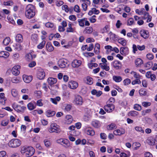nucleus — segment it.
I'll use <instances>...</instances> for the list:
<instances>
[{
  "mask_svg": "<svg viewBox=\"0 0 157 157\" xmlns=\"http://www.w3.org/2000/svg\"><path fill=\"white\" fill-rule=\"evenodd\" d=\"M35 7L32 4H29L25 8V15L26 17L31 19L35 15Z\"/></svg>",
  "mask_w": 157,
  "mask_h": 157,
  "instance_id": "nucleus-1",
  "label": "nucleus"
},
{
  "mask_svg": "<svg viewBox=\"0 0 157 157\" xmlns=\"http://www.w3.org/2000/svg\"><path fill=\"white\" fill-rule=\"evenodd\" d=\"M21 151L22 154H25L26 157H29L34 154L35 150L32 147L25 146L21 148Z\"/></svg>",
  "mask_w": 157,
  "mask_h": 157,
  "instance_id": "nucleus-2",
  "label": "nucleus"
},
{
  "mask_svg": "<svg viewBox=\"0 0 157 157\" xmlns=\"http://www.w3.org/2000/svg\"><path fill=\"white\" fill-rule=\"evenodd\" d=\"M21 144V141L17 139H13L10 140L8 143L9 146L12 148L19 147Z\"/></svg>",
  "mask_w": 157,
  "mask_h": 157,
  "instance_id": "nucleus-3",
  "label": "nucleus"
},
{
  "mask_svg": "<svg viewBox=\"0 0 157 157\" xmlns=\"http://www.w3.org/2000/svg\"><path fill=\"white\" fill-rule=\"evenodd\" d=\"M58 63L59 67L61 68L67 67L70 64V63L67 60L64 59H59Z\"/></svg>",
  "mask_w": 157,
  "mask_h": 157,
  "instance_id": "nucleus-4",
  "label": "nucleus"
},
{
  "mask_svg": "<svg viewBox=\"0 0 157 157\" xmlns=\"http://www.w3.org/2000/svg\"><path fill=\"white\" fill-rule=\"evenodd\" d=\"M49 129V131L51 133L55 132L58 133L60 132L59 126L56 124H52L51 125Z\"/></svg>",
  "mask_w": 157,
  "mask_h": 157,
  "instance_id": "nucleus-5",
  "label": "nucleus"
},
{
  "mask_svg": "<svg viewBox=\"0 0 157 157\" xmlns=\"http://www.w3.org/2000/svg\"><path fill=\"white\" fill-rule=\"evenodd\" d=\"M104 109L107 112L110 113L114 109L115 106L112 104H108L107 102V104L104 106Z\"/></svg>",
  "mask_w": 157,
  "mask_h": 157,
  "instance_id": "nucleus-6",
  "label": "nucleus"
},
{
  "mask_svg": "<svg viewBox=\"0 0 157 157\" xmlns=\"http://www.w3.org/2000/svg\"><path fill=\"white\" fill-rule=\"evenodd\" d=\"M13 109L18 112H23L24 110L26 109L25 107L21 106L20 105H13Z\"/></svg>",
  "mask_w": 157,
  "mask_h": 157,
  "instance_id": "nucleus-7",
  "label": "nucleus"
},
{
  "mask_svg": "<svg viewBox=\"0 0 157 157\" xmlns=\"http://www.w3.org/2000/svg\"><path fill=\"white\" fill-rule=\"evenodd\" d=\"M20 66L17 65L14 66L12 69V72L13 74L15 75H17L20 73L19 69L20 68Z\"/></svg>",
  "mask_w": 157,
  "mask_h": 157,
  "instance_id": "nucleus-8",
  "label": "nucleus"
},
{
  "mask_svg": "<svg viewBox=\"0 0 157 157\" xmlns=\"http://www.w3.org/2000/svg\"><path fill=\"white\" fill-rule=\"evenodd\" d=\"M68 85L71 88L73 89L77 88L78 86V83L77 82L73 81H70L69 82Z\"/></svg>",
  "mask_w": 157,
  "mask_h": 157,
  "instance_id": "nucleus-9",
  "label": "nucleus"
},
{
  "mask_svg": "<svg viewBox=\"0 0 157 157\" xmlns=\"http://www.w3.org/2000/svg\"><path fill=\"white\" fill-rule=\"evenodd\" d=\"M74 101L77 105H81L83 103L82 98L81 96L79 95H78L76 97Z\"/></svg>",
  "mask_w": 157,
  "mask_h": 157,
  "instance_id": "nucleus-10",
  "label": "nucleus"
},
{
  "mask_svg": "<svg viewBox=\"0 0 157 157\" xmlns=\"http://www.w3.org/2000/svg\"><path fill=\"white\" fill-rule=\"evenodd\" d=\"M113 67L116 69H121L122 67L121 63L118 61H115L113 62Z\"/></svg>",
  "mask_w": 157,
  "mask_h": 157,
  "instance_id": "nucleus-11",
  "label": "nucleus"
},
{
  "mask_svg": "<svg viewBox=\"0 0 157 157\" xmlns=\"http://www.w3.org/2000/svg\"><path fill=\"white\" fill-rule=\"evenodd\" d=\"M85 111L87 112L84 115L83 117V119L85 121H88L89 120L90 116L89 114L90 113V110L88 109H85Z\"/></svg>",
  "mask_w": 157,
  "mask_h": 157,
  "instance_id": "nucleus-12",
  "label": "nucleus"
},
{
  "mask_svg": "<svg viewBox=\"0 0 157 157\" xmlns=\"http://www.w3.org/2000/svg\"><path fill=\"white\" fill-rule=\"evenodd\" d=\"M140 33L141 36L144 39H146L149 36V35L148 34V32L146 30L144 29L141 30L140 32Z\"/></svg>",
  "mask_w": 157,
  "mask_h": 157,
  "instance_id": "nucleus-13",
  "label": "nucleus"
},
{
  "mask_svg": "<svg viewBox=\"0 0 157 157\" xmlns=\"http://www.w3.org/2000/svg\"><path fill=\"white\" fill-rule=\"evenodd\" d=\"M81 61L80 60H75L72 63V66L73 67H78L81 65Z\"/></svg>",
  "mask_w": 157,
  "mask_h": 157,
  "instance_id": "nucleus-14",
  "label": "nucleus"
},
{
  "mask_svg": "<svg viewBox=\"0 0 157 157\" xmlns=\"http://www.w3.org/2000/svg\"><path fill=\"white\" fill-rule=\"evenodd\" d=\"M120 50L121 55H125L128 53V48L126 47H122L121 48Z\"/></svg>",
  "mask_w": 157,
  "mask_h": 157,
  "instance_id": "nucleus-15",
  "label": "nucleus"
},
{
  "mask_svg": "<svg viewBox=\"0 0 157 157\" xmlns=\"http://www.w3.org/2000/svg\"><path fill=\"white\" fill-rule=\"evenodd\" d=\"M57 79L53 78H48V82L50 85L52 86L55 84L57 82Z\"/></svg>",
  "mask_w": 157,
  "mask_h": 157,
  "instance_id": "nucleus-16",
  "label": "nucleus"
},
{
  "mask_svg": "<svg viewBox=\"0 0 157 157\" xmlns=\"http://www.w3.org/2000/svg\"><path fill=\"white\" fill-rule=\"evenodd\" d=\"M10 55L9 53L6 51H2L0 52V57L5 59L7 58Z\"/></svg>",
  "mask_w": 157,
  "mask_h": 157,
  "instance_id": "nucleus-17",
  "label": "nucleus"
},
{
  "mask_svg": "<svg viewBox=\"0 0 157 157\" xmlns=\"http://www.w3.org/2000/svg\"><path fill=\"white\" fill-rule=\"evenodd\" d=\"M91 93L93 95H95L97 97H100L102 94L101 91L99 90L97 91L95 89L91 91Z\"/></svg>",
  "mask_w": 157,
  "mask_h": 157,
  "instance_id": "nucleus-18",
  "label": "nucleus"
},
{
  "mask_svg": "<svg viewBox=\"0 0 157 157\" xmlns=\"http://www.w3.org/2000/svg\"><path fill=\"white\" fill-rule=\"evenodd\" d=\"M125 131L124 130H120L119 129H117L114 130L113 132V133L115 135L121 136L125 133Z\"/></svg>",
  "mask_w": 157,
  "mask_h": 157,
  "instance_id": "nucleus-19",
  "label": "nucleus"
},
{
  "mask_svg": "<svg viewBox=\"0 0 157 157\" xmlns=\"http://www.w3.org/2000/svg\"><path fill=\"white\" fill-rule=\"evenodd\" d=\"M23 79L26 83H28L30 82L32 79L31 76H23Z\"/></svg>",
  "mask_w": 157,
  "mask_h": 157,
  "instance_id": "nucleus-20",
  "label": "nucleus"
},
{
  "mask_svg": "<svg viewBox=\"0 0 157 157\" xmlns=\"http://www.w3.org/2000/svg\"><path fill=\"white\" fill-rule=\"evenodd\" d=\"M73 119L72 116L70 115H67L65 117L66 123L67 124H71L72 121Z\"/></svg>",
  "mask_w": 157,
  "mask_h": 157,
  "instance_id": "nucleus-21",
  "label": "nucleus"
},
{
  "mask_svg": "<svg viewBox=\"0 0 157 157\" xmlns=\"http://www.w3.org/2000/svg\"><path fill=\"white\" fill-rule=\"evenodd\" d=\"M46 47L47 51L49 52H51L54 50L53 47L50 42L47 43L46 45Z\"/></svg>",
  "mask_w": 157,
  "mask_h": 157,
  "instance_id": "nucleus-22",
  "label": "nucleus"
},
{
  "mask_svg": "<svg viewBox=\"0 0 157 157\" xmlns=\"http://www.w3.org/2000/svg\"><path fill=\"white\" fill-rule=\"evenodd\" d=\"M93 31L92 27H86L83 31V33L84 34H90Z\"/></svg>",
  "mask_w": 157,
  "mask_h": 157,
  "instance_id": "nucleus-23",
  "label": "nucleus"
},
{
  "mask_svg": "<svg viewBox=\"0 0 157 157\" xmlns=\"http://www.w3.org/2000/svg\"><path fill=\"white\" fill-rule=\"evenodd\" d=\"M45 76V73L44 71H39L37 73V78L40 79H42Z\"/></svg>",
  "mask_w": 157,
  "mask_h": 157,
  "instance_id": "nucleus-24",
  "label": "nucleus"
},
{
  "mask_svg": "<svg viewBox=\"0 0 157 157\" xmlns=\"http://www.w3.org/2000/svg\"><path fill=\"white\" fill-rule=\"evenodd\" d=\"M15 40L16 41L18 42H22L23 40L22 36L20 34H17L16 36Z\"/></svg>",
  "mask_w": 157,
  "mask_h": 157,
  "instance_id": "nucleus-25",
  "label": "nucleus"
},
{
  "mask_svg": "<svg viewBox=\"0 0 157 157\" xmlns=\"http://www.w3.org/2000/svg\"><path fill=\"white\" fill-rule=\"evenodd\" d=\"M60 100V98L59 96L56 97L54 98H51L50 101L55 104L56 105L57 104V101H59Z\"/></svg>",
  "mask_w": 157,
  "mask_h": 157,
  "instance_id": "nucleus-26",
  "label": "nucleus"
},
{
  "mask_svg": "<svg viewBox=\"0 0 157 157\" xmlns=\"http://www.w3.org/2000/svg\"><path fill=\"white\" fill-rule=\"evenodd\" d=\"M86 132L88 135L91 136H94L95 134V132L91 128H88L86 129Z\"/></svg>",
  "mask_w": 157,
  "mask_h": 157,
  "instance_id": "nucleus-27",
  "label": "nucleus"
},
{
  "mask_svg": "<svg viewBox=\"0 0 157 157\" xmlns=\"http://www.w3.org/2000/svg\"><path fill=\"white\" fill-rule=\"evenodd\" d=\"M85 20H87V18H84L82 19H79L78 20V21L80 26L81 27H84V22Z\"/></svg>",
  "mask_w": 157,
  "mask_h": 157,
  "instance_id": "nucleus-28",
  "label": "nucleus"
},
{
  "mask_svg": "<svg viewBox=\"0 0 157 157\" xmlns=\"http://www.w3.org/2000/svg\"><path fill=\"white\" fill-rule=\"evenodd\" d=\"M113 78L115 81L117 82H120L122 80L121 77L120 76L113 75Z\"/></svg>",
  "mask_w": 157,
  "mask_h": 157,
  "instance_id": "nucleus-29",
  "label": "nucleus"
},
{
  "mask_svg": "<svg viewBox=\"0 0 157 157\" xmlns=\"http://www.w3.org/2000/svg\"><path fill=\"white\" fill-rule=\"evenodd\" d=\"M147 142L150 145H153L155 144V140L151 138H149L147 140Z\"/></svg>",
  "mask_w": 157,
  "mask_h": 157,
  "instance_id": "nucleus-30",
  "label": "nucleus"
},
{
  "mask_svg": "<svg viewBox=\"0 0 157 157\" xmlns=\"http://www.w3.org/2000/svg\"><path fill=\"white\" fill-rule=\"evenodd\" d=\"M118 42L123 46H125L127 44V41L125 39L123 38H121L118 40Z\"/></svg>",
  "mask_w": 157,
  "mask_h": 157,
  "instance_id": "nucleus-31",
  "label": "nucleus"
},
{
  "mask_svg": "<svg viewBox=\"0 0 157 157\" xmlns=\"http://www.w3.org/2000/svg\"><path fill=\"white\" fill-rule=\"evenodd\" d=\"M36 105L31 102L29 103L27 105L28 109L30 110H33L36 107Z\"/></svg>",
  "mask_w": 157,
  "mask_h": 157,
  "instance_id": "nucleus-32",
  "label": "nucleus"
},
{
  "mask_svg": "<svg viewBox=\"0 0 157 157\" xmlns=\"http://www.w3.org/2000/svg\"><path fill=\"white\" fill-rule=\"evenodd\" d=\"M92 125L95 128H98L100 126V124L98 121H93L92 123Z\"/></svg>",
  "mask_w": 157,
  "mask_h": 157,
  "instance_id": "nucleus-33",
  "label": "nucleus"
},
{
  "mask_svg": "<svg viewBox=\"0 0 157 157\" xmlns=\"http://www.w3.org/2000/svg\"><path fill=\"white\" fill-rule=\"evenodd\" d=\"M47 116L48 117H49L54 116L56 114V112L54 111H51L50 110H48L47 111Z\"/></svg>",
  "mask_w": 157,
  "mask_h": 157,
  "instance_id": "nucleus-34",
  "label": "nucleus"
},
{
  "mask_svg": "<svg viewBox=\"0 0 157 157\" xmlns=\"http://www.w3.org/2000/svg\"><path fill=\"white\" fill-rule=\"evenodd\" d=\"M13 46L18 51H20L22 49V47L20 44H14Z\"/></svg>",
  "mask_w": 157,
  "mask_h": 157,
  "instance_id": "nucleus-35",
  "label": "nucleus"
},
{
  "mask_svg": "<svg viewBox=\"0 0 157 157\" xmlns=\"http://www.w3.org/2000/svg\"><path fill=\"white\" fill-rule=\"evenodd\" d=\"M135 63L136 66H138L142 64L143 61L141 59L138 58L135 60Z\"/></svg>",
  "mask_w": 157,
  "mask_h": 157,
  "instance_id": "nucleus-36",
  "label": "nucleus"
},
{
  "mask_svg": "<svg viewBox=\"0 0 157 157\" xmlns=\"http://www.w3.org/2000/svg\"><path fill=\"white\" fill-rule=\"evenodd\" d=\"M10 40V38L9 37H7L4 40L3 43L4 45H7L9 43Z\"/></svg>",
  "mask_w": 157,
  "mask_h": 157,
  "instance_id": "nucleus-37",
  "label": "nucleus"
},
{
  "mask_svg": "<svg viewBox=\"0 0 157 157\" xmlns=\"http://www.w3.org/2000/svg\"><path fill=\"white\" fill-rule=\"evenodd\" d=\"M45 146L47 147H49L51 145L50 141L48 139H45L44 140Z\"/></svg>",
  "mask_w": 157,
  "mask_h": 157,
  "instance_id": "nucleus-38",
  "label": "nucleus"
},
{
  "mask_svg": "<svg viewBox=\"0 0 157 157\" xmlns=\"http://www.w3.org/2000/svg\"><path fill=\"white\" fill-rule=\"evenodd\" d=\"M87 83L89 85H91L93 83V79L90 76H87L86 78Z\"/></svg>",
  "mask_w": 157,
  "mask_h": 157,
  "instance_id": "nucleus-39",
  "label": "nucleus"
},
{
  "mask_svg": "<svg viewBox=\"0 0 157 157\" xmlns=\"http://www.w3.org/2000/svg\"><path fill=\"white\" fill-rule=\"evenodd\" d=\"M117 127L115 124H111L109 125L107 127V128L109 130H112L116 128Z\"/></svg>",
  "mask_w": 157,
  "mask_h": 157,
  "instance_id": "nucleus-40",
  "label": "nucleus"
},
{
  "mask_svg": "<svg viewBox=\"0 0 157 157\" xmlns=\"http://www.w3.org/2000/svg\"><path fill=\"white\" fill-rule=\"evenodd\" d=\"M134 108L136 110L140 111L141 110L142 107L141 105L138 104H136L134 105Z\"/></svg>",
  "mask_w": 157,
  "mask_h": 157,
  "instance_id": "nucleus-41",
  "label": "nucleus"
},
{
  "mask_svg": "<svg viewBox=\"0 0 157 157\" xmlns=\"http://www.w3.org/2000/svg\"><path fill=\"white\" fill-rule=\"evenodd\" d=\"M139 93L141 96L145 95L147 94L145 89H141L140 90Z\"/></svg>",
  "mask_w": 157,
  "mask_h": 157,
  "instance_id": "nucleus-42",
  "label": "nucleus"
},
{
  "mask_svg": "<svg viewBox=\"0 0 157 157\" xmlns=\"http://www.w3.org/2000/svg\"><path fill=\"white\" fill-rule=\"evenodd\" d=\"M152 65V63L151 62H149L146 63L145 65V67L147 69L150 68Z\"/></svg>",
  "mask_w": 157,
  "mask_h": 157,
  "instance_id": "nucleus-43",
  "label": "nucleus"
},
{
  "mask_svg": "<svg viewBox=\"0 0 157 157\" xmlns=\"http://www.w3.org/2000/svg\"><path fill=\"white\" fill-rule=\"evenodd\" d=\"M25 57L27 60L28 61H31L33 59L32 55L30 53H29L27 54Z\"/></svg>",
  "mask_w": 157,
  "mask_h": 157,
  "instance_id": "nucleus-44",
  "label": "nucleus"
},
{
  "mask_svg": "<svg viewBox=\"0 0 157 157\" xmlns=\"http://www.w3.org/2000/svg\"><path fill=\"white\" fill-rule=\"evenodd\" d=\"M45 43V41L44 40L43 41L40 43L38 46L37 48L39 49L42 48L44 46Z\"/></svg>",
  "mask_w": 157,
  "mask_h": 157,
  "instance_id": "nucleus-45",
  "label": "nucleus"
},
{
  "mask_svg": "<svg viewBox=\"0 0 157 157\" xmlns=\"http://www.w3.org/2000/svg\"><path fill=\"white\" fill-rule=\"evenodd\" d=\"M11 94L13 97H16L17 95V91L15 89H12L11 91Z\"/></svg>",
  "mask_w": 157,
  "mask_h": 157,
  "instance_id": "nucleus-46",
  "label": "nucleus"
},
{
  "mask_svg": "<svg viewBox=\"0 0 157 157\" xmlns=\"http://www.w3.org/2000/svg\"><path fill=\"white\" fill-rule=\"evenodd\" d=\"M129 113L130 115L132 116H136L138 115V113L136 111H130Z\"/></svg>",
  "mask_w": 157,
  "mask_h": 157,
  "instance_id": "nucleus-47",
  "label": "nucleus"
},
{
  "mask_svg": "<svg viewBox=\"0 0 157 157\" xmlns=\"http://www.w3.org/2000/svg\"><path fill=\"white\" fill-rule=\"evenodd\" d=\"M141 81L139 79H136V80L133 81L132 82V84L133 85H135L136 84H140L141 83Z\"/></svg>",
  "mask_w": 157,
  "mask_h": 157,
  "instance_id": "nucleus-48",
  "label": "nucleus"
},
{
  "mask_svg": "<svg viewBox=\"0 0 157 157\" xmlns=\"http://www.w3.org/2000/svg\"><path fill=\"white\" fill-rule=\"evenodd\" d=\"M151 103L150 102H147L144 101L142 102V104L143 106L145 107L150 106L151 105Z\"/></svg>",
  "mask_w": 157,
  "mask_h": 157,
  "instance_id": "nucleus-49",
  "label": "nucleus"
},
{
  "mask_svg": "<svg viewBox=\"0 0 157 157\" xmlns=\"http://www.w3.org/2000/svg\"><path fill=\"white\" fill-rule=\"evenodd\" d=\"M109 34L110 35V39L114 40L116 38V35L112 33L111 32L109 33Z\"/></svg>",
  "mask_w": 157,
  "mask_h": 157,
  "instance_id": "nucleus-50",
  "label": "nucleus"
},
{
  "mask_svg": "<svg viewBox=\"0 0 157 157\" xmlns=\"http://www.w3.org/2000/svg\"><path fill=\"white\" fill-rule=\"evenodd\" d=\"M45 25L47 28H52L54 26V25L52 23L48 22L45 24Z\"/></svg>",
  "mask_w": 157,
  "mask_h": 157,
  "instance_id": "nucleus-51",
  "label": "nucleus"
},
{
  "mask_svg": "<svg viewBox=\"0 0 157 157\" xmlns=\"http://www.w3.org/2000/svg\"><path fill=\"white\" fill-rule=\"evenodd\" d=\"M62 10H64L66 12H68L69 11L68 7L67 5H63L62 7Z\"/></svg>",
  "mask_w": 157,
  "mask_h": 157,
  "instance_id": "nucleus-52",
  "label": "nucleus"
},
{
  "mask_svg": "<svg viewBox=\"0 0 157 157\" xmlns=\"http://www.w3.org/2000/svg\"><path fill=\"white\" fill-rule=\"evenodd\" d=\"M0 157H7L6 152L5 151H2L0 152Z\"/></svg>",
  "mask_w": 157,
  "mask_h": 157,
  "instance_id": "nucleus-53",
  "label": "nucleus"
},
{
  "mask_svg": "<svg viewBox=\"0 0 157 157\" xmlns=\"http://www.w3.org/2000/svg\"><path fill=\"white\" fill-rule=\"evenodd\" d=\"M75 11L76 12L78 13L80 11L79 7L78 5H75L74 8Z\"/></svg>",
  "mask_w": 157,
  "mask_h": 157,
  "instance_id": "nucleus-54",
  "label": "nucleus"
},
{
  "mask_svg": "<svg viewBox=\"0 0 157 157\" xmlns=\"http://www.w3.org/2000/svg\"><path fill=\"white\" fill-rule=\"evenodd\" d=\"M131 74H133L134 77L136 79H139L140 78V75L139 74H137V73L134 71H132Z\"/></svg>",
  "mask_w": 157,
  "mask_h": 157,
  "instance_id": "nucleus-55",
  "label": "nucleus"
},
{
  "mask_svg": "<svg viewBox=\"0 0 157 157\" xmlns=\"http://www.w3.org/2000/svg\"><path fill=\"white\" fill-rule=\"evenodd\" d=\"M124 85H128L131 82V80L129 79L126 78L123 81Z\"/></svg>",
  "mask_w": 157,
  "mask_h": 157,
  "instance_id": "nucleus-56",
  "label": "nucleus"
},
{
  "mask_svg": "<svg viewBox=\"0 0 157 157\" xmlns=\"http://www.w3.org/2000/svg\"><path fill=\"white\" fill-rule=\"evenodd\" d=\"M135 128V129L137 131H139L143 133H144V130L141 127L137 126Z\"/></svg>",
  "mask_w": 157,
  "mask_h": 157,
  "instance_id": "nucleus-57",
  "label": "nucleus"
},
{
  "mask_svg": "<svg viewBox=\"0 0 157 157\" xmlns=\"http://www.w3.org/2000/svg\"><path fill=\"white\" fill-rule=\"evenodd\" d=\"M82 7L83 10L86 11L87 8V5L86 3H83L82 5Z\"/></svg>",
  "mask_w": 157,
  "mask_h": 157,
  "instance_id": "nucleus-58",
  "label": "nucleus"
},
{
  "mask_svg": "<svg viewBox=\"0 0 157 157\" xmlns=\"http://www.w3.org/2000/svg\"><path fill=\"white\" fill-rule=\"evenodd\" d=\"M75 31V29L73 28L72 27H68L67 29L66 32L67 33L74 32Z\"/></svg>",
  "mask_w": 157,
  "mask_h": 157,
  "instance_id": "nucleus-59",
  "label": "nucleus"
},
{
  "mask_svg": "<svg viewBox=\"0 0 157 157\" xmlns=\"http://www.w3.org/2000/svg\"><path fill=\"white\" fill-rule=\"evenodd\" d=\"M147 57L148 59L150 60H152L154 58V56L151 54H148L147 55Z\"/></svg>",
  "mask_w": 157,
  "mask_h": 157,
  "instance_id": "nucleus-60",
  "label": "nucleus"
},
{
  "mask_svg": "<svg viewBox=\"0 0 157 157\" xmlns=\"http://www.w3.org/2000/svg\"><path fill=\"white\" fill-rule=\"evenodd\" d=\"M13 2L11 1L4 2V5L6 6H12L13 5Z\"/></svg>",
  "mask_w": 157,
  "mask_h": 157,
  "instance_id": "nucleus-61",
  "label": "nucleus"
},
{
  "mask_svg": "<svg viewBox=\"0 0 157 157\" xmlns=\"http://www.w3.org/2000/svg\"><path fill=\"white\" fill-rule=\"evenodd\" d=\"M100 137L103 140H105L106 139V135L104 133H101L100 134Z\"/></svg>",
  "mask_w": 157,
  "mask_h": 157,
  "instance_id": "nucleus-62",
  "label": "nucleus"
},
{
  "mask_svg": "<svg viewBox=\"0 0 157 157\" xmlns=\"http://www.w3.org/2000/svg\"><path fill=\"white\" fill-rule=\"evenodd\" d=\"M71 108V106L70 105L67 104V105L65 107V110L67 111H69Z\"/></svg>",
  "mask_w": 157,
  "mask_h": 157,
  "instance_id": "nucleus-63",
  "label": "nucleus"
},
{
  "mask_svg": "<svg viewBox=\"0 0 157 157\" xmlns=\"http://www.w3.org/2000/svg\"><path fill=\"white\" fill-rule=\"evenodd\" d=\"M133 19L132 18H131L129 19L128 22V24L129 25H131L133 24Z\"/></svg>",
  "mask_w": 157,
  "mask_h": 157,
  "instance_id": "nucleus-64",
  "label": "nucleus"
}]
</instances>
